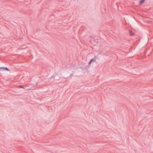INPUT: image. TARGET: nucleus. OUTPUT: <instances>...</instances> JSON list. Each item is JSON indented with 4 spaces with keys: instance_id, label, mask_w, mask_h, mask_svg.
<instances>
[{
    "instance_id": "1",
    "label": "nucleus",
    "mask_w": 153,
    "mask_h": 153,
    "mask_svg": "<svg viewBox=\"0 0 153 153\" xmlns=\"http://www.w3.org/2000/svg\"><path fill=\"white\" fill-rule=\"evenodd\" d=\"M0 69H4V70H6L7 71H9V70L8 69V68L7 67H5V68H4V67H1L0 68Z\"/></svg>"
},
{
    "instance_id": "2",
    "label": "nucleus",
    "mask_w": 153,
    "mask_h": 153,
    "mask_svg": "<svg viewBox=\"0 0 153 153\" xmlns=\"http://www.w3.org/2000/svg\"><path fill=\"white\" fill-rule=\"evenodd\" d=\"M129 33H130V35L131 36H133L134 34V33L133 32H132L131 31H129Z\"/></svg>"
},
{
    "instance_id": "3",
    "label": "nucleus",
    "mask_w": 153,
    "mask_h": 153,
    "mask_svg": "<svg viewBox=\"0 0 153 153\" xmlns=\"http://www.w3.org/2000/svg\"><path fill=\"white\" fill-rule=\"evenodd\" d=\"M146 0H141V1H139V3L140 4H142L143 3H144V1H145Z\"/></svg>"
},
{
    "instance_id": "4",
    "label": "nucleus",
    "mask_w": 153,
    "mask_h": 153,
    "mask_svg": "<svg viewBox=\"0 0 153 153\" xmlns=\"http://www.w3.org/2000/svg\"><path fill=\"white\" fill-rule=\"evenodd\" d=\"M90 61H91V62H92L93 61L94 62H96V59L95 58H94V59H92Z\"/></svg>"
},
{
    "instance_id": "5",
    "label": "nucleus",
    "mask_w": 153,
    "mask_h": 153,
    "mask_svg": "<svg viewBox=\"0 0 153 153\" xmlns=\"http://www.w3.org/2000/svg\"><path fill=\"white\" fill-rule=\"evenodd\" d=\"M19 88H24L23 87V86H19Z\"/></svg>"
},
{
    "instance_id": "6",
    "label": "nucleus",
    "mask_w": 153,
    "mask_h": 153,
    "mask_svg": "<svg viewBox=\"0 0 153 153\" xmlns=\"http://www.w3.org/2000/svg\"><path fill=\"white\" fill-rule=\"evenodd\" d=\"M92 62L91 61H90L89 62V65H90V64H91V63Z\"/></svg>"
}]
</instances>
